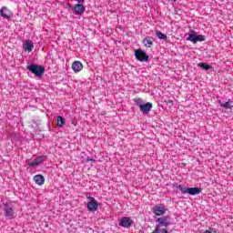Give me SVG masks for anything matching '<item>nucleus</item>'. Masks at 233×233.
Instances as JSON below:
<instances>
[{"mask_svg": "<svg viewBox=\"0 0 233 233\" xmlns=\"http://www.w3.org/2000/svg\"><path fill=\"white\" fill-rule=\"evenodd\" d=\"M142 43L146 48H152V46L154 45V38L152 36H147L143 39Z\"/></svg>", "mask_w": 233, "mask_h": 233, "instance_id": "13", "label": "nucleus"}, {"mask_svg": "<svg viewBox=\"0 0 233 233\" xmlns=\"http://www.w3.org/2000/svg\"><path fill=\"white\" fill-rule=\"evenodd\" d=\"M198 66H199V68H202L203 70H210L212 68V66L210 65L204 63V62L199 63Z\"/></svg>", "mask_w": 233, "mask_h": 233, "instance_id": "20", "label": "nucleus"}, {"mask_svg": "<svg viewBox=\"0 0 233 233\" xmlns=\"http://www.w3.org/2000/svg\"><path fill=\"white\" fill-rule=\"evenodd\" d=\"M187 194L190 196H198V194H201V188L199 187H188Z\"/></svg>", "mask_w": 233, "mask_h": 233, "instance_id": "17", "label": "nucleus"}, {"mask_svg": "<svg viewBox=\"0 0 233 233\" xmlns=\"http://www.w3.org/2000/svg\"><path fill=\"white\" fill-rule=\"evenodd\" d=\"M174 2L177 1V0H173Z\"/></svg>", "mask_w": 233, "mask_h": 233, "instance_id": "27", "label": "nucleus"}, {"mask_svg": "<svg viewBox=\"0 0 233 233\" xmlns=\"http://www.w3.org/2000/svg\"><path fill=\"white\" fill-rule=\"evenodd\" d=\"M88 161H93L94 163H96V160L94 158L87 157L86 158V163H88Z\"/></svg>", "mask_w": 233, "mask_h": 233, "instance_id": "23", "label": "nucleus"}, {"mask_svg": "<svg viewBox=\"0 0 233 233\" xmlns=\"http://www.w3.org/2000/svg\"><path fill=\"white\" fill-rule=\"evenodd\" d=\"M72 68L74 72H81L83 70V64L80 61H75L72 64Z\"/></svg>", "mask_w": 233, "mask_h": 233, "instance_id": "15", "label": "nucleus"}, {"mask_svg": "<svg viewBox=\"0 0 233 233\" xmlns=\"http://www.w3.org/2000/svg\"><path fill=\"white\" fill-rule=\"evenodd\" d=\"M56 125L60 128H63V127H65V117L58 116L56 119Z\"/></svg>", "mask_w": 233, "mask_h": 233, "instance_id": "18", "label": "nucleus"}, {"mask_svg": "<svg viewBox=\"0 0 233 233\" xmlns=\"http://www.w3.org/2000/svg\"><path fill=\"white\" fill-rule=\"evenodd\" d=\"M69 8L74 10L76 15H81V14H85V6L82 4H76L73 7L70 4H68Z\"/></svg>", "mask_w": 233, "mask_h": 233, "instance_id": "7", "label": "nucleus"}, {"mask_svg": "<svg viewBox=\"0 0 233 233\" xmlns=\"http://www.w3.org/2000/svg\"><path fill=\"white\" fill-rule=\"evenodd\" d=\"M187 41H190L191 43H196L205 41V35H196V34H188Z\"/></svg>", "mask_w": 233, "mask_h": 233, "instance_id": "5", "label": "nucleus"}, {"mask_svg": "<svg viewBox=\"0 0 233 233\" xmlns=\"http://www.w3.org/2000/svg\"><path fill=\"white\" fill-rule=\"evenodd\" d=\"M135 57L137 59V61H140L141 63H147L148 62V56L147 55V52H145L142 49H136L135 50Z\"/></svg>", "mask_w": 233, "mask_h": 233, "instance_id": "3", "label": "nucleus"}, {"mask_svg": "<svg viewBox=\"0 0 233 233\" xmlns=\"http://www.w3.org/2000/svg\"><path fill=\"white\" fill-rule=\"evenodd\" d=\"M166 213H167V207H165V205L158 204L153 207V214H155V216H163Z\"/></svg>", "mask_w": 233, "mask_h": 233, "instance_id": "4", "label": "nucleus"}, {"mask_svg": "<svg viewBox=\"0 0 233 233\" xmlns=\"http://www.w3.org/2000/svg\"><path fill=\"white\" fill-rule=\"evenodd\" d=\"M156 35L158 37V39H162L163 41H167V35L163 34L161 31H157Z\"/></svg>", "mask_w": 233, "mask_h": 233, "instance_id": "19", "label": "nucleus"}, {"mask_svg": "<svg viewBox=\"0 0 233 233\" xmlns=\"http://www.w3.org/2000/svg\"><path fill=\"white\" fill-rule=\"evenodd\" d=\"M134 103L139 108L145 105V102L143 101V98H135Z\"/></svg>", "mask_w": 233, "mask_h": 233, "instance_id": "21", "label": "nucleus"}, {"mask_svg": "<svg viewBox=\"0 0 233 233\" xmlns=\"http://www.w3.org/2000/svg\"><path fill=\"white\" fill-rule=\"evenodd\" d=\"M45 159H46V156H40L35 158L32 162H29L27 165L28 167H39V165H41Z\"/></svg>", "mask_w": 233, "mask_h": 233, "instance_id": "10", "label": "nucleus"}, {"mask_svg": "<svg viewBox=\"0 0 233 233\" xmlns=\"http://www.w3.org/2000/svg\"><path fill=\"white\" fill-rule=\"evenodd\" d=\"M25 52H32L34 50V42L32 40H26L23 45Z\"/></svg>", "mask_w": 233, "mask_h": 233, "instance_id": "14", "label": "nucleus"}, {"mask_svg": "<svg viewBox=\"0 0 233 233\" xmlns=\"http://www.w3.org/2000/svg\"><path fill=\"white\" fill-rule=\"evenodd\" d=\"M204 233H212V232H210L209 230H206Z\"/></svg>", "mask_w": 233, "mask_h": 233, "instance_id": "25", "label": "nucleus"}, {"mask_svg": "<svg viewBox=\"0 0 233 233\" xmlns=\"http://www.w3.org/2000/svg\"><path fill=\"white\" fill-rule=\"evenodd\" d=\"M76 1V3H78L79 5H83V3H85V0H75Z\"/></svg>", "mask_w": 233, "mask_h": 233, "instance_id": "24", "label": "nucleus"}, {"mask_svg": "<svg viewBox=\"0 0 233 233\" xmlns=\"http://www.w3.org/2000/svg\"><path fill=\"white\" fill-rule=\"evenodd\" d=\"M34 181L36 185H45V177H43V175H35L34 177Z\"/></svg>", "mask_w": 233, "mask_h": 233, "instance_id": "16", "label": "nucleus"}, {"mask_svg": "<svg viewBox=\"0 0 233 233\" xmlns=\"http://www.w3.org/2000/svg\"><path fill=\"white\" fill-rule=\"evenodd\" d=\"M132 223H134L132 218H130L129 217H124L121 218L118 225L119 227H123L124 228H130V227H132Z\"/></svg>", "mask_w": 233, "mask_h": 233, "instance_id": "6", "label": "nucleus"}, {"mask_svg": "<svg viewBox=\"0 0 233 233\" xmlns=\"http://www.w3.org/2000/svg\"><path fill=\"white\" fill-rule=\"evenodd\" d=\"M26 69L31 72V74H34L35 77H43V74H45V66L32 64L26 66Z\"/></svg>", "mask_w": 233, "mask_h": 233, "instance_id": "1", "label": "nucleus"}, {"mask_svg": "<svg viewBox=\"0 0 233 233\" xmlns=\"http://www.w3.org/2000/svg\"><path fill=\"white\" fill-rule=\"evenodd\" d=\"M169 103H172V100H169Z\"/></svg>", "mask_w": 233, "mask_h": 233, "instance_id": "26", "label": "nucleus"}, {"mask_svg": "<svg viewBox=\"0 0 233 233\" xmlns=\"http://www.w3.org/2000/svg\"><path fill=\"white\" fill-rule=\"evenodd\" d=\"M218 103L222 108H226V110H232L233 101L231 99H228V101H227L226 103L221 100H218Z\"/></svg>", "mask_w": 233, "mask_h": 233, "instance_id": "12", "label": "nucleus"}, {"mask_svg": "<svg viewBox=\"0 0 233 233\" xmlns=\"http://www.w3.org/2000/svg\"><path fill=\"white\" fill-rule=\"evenodd\" d=\"M1 17H4V19H10L14 14L12 11L8 9L6 6H3L0 10Z\"/></svg>", "mask_w": 233, "mask_h": 233, "instance_id": "9", "label": "nucleus"}, {"mask_svg": "<svg viewBox=\"0 0 233 233\" xmlns=\"http://www.w3.org/2000/svg\"><path fill=\"white\" fill-rule=\"evenodd\" d=\"M150 110H152V103L150 102L144 104L140 107V112H142V114H144L145 116H147V114H150Z\"/></svg>", "mask_w": 233, "mask_h": 233, "instance_id": "11", "label": "nucleus"}, {"mask_svg": "<svg viewBox=\"0 0 233 233\" xmlns=\"http://www.w3.org/2000/svg\"><path fill=\"white\" fill-rule=\"evenodd\" d=\"M177 188H179L182 194H188V187H183L182 185H178Z\"/></svg>", "mask_w": 233, "mask_h": 233, "instance_id": "22", "label": "nucleus"}, {"mask_svg": "<svg viewBox=\"0 0 233 233\" xmlns=\"http://www.w3.org/2000/svg\"><path fill=\"white\" fill-rule=\"evenodd\" d=\"M89 198H91V200L87 203V210H89V212H96V210H97V208L99 207V204H97L96 198L92 197H90Z\"/></svg>", "mask_w": 233, "mask_h": 233, "instance_id": "8", "label": "nucleus"}, {"mask_svg": "<svg viewBox=\"0 0 233 233\" xmlns=\"http://www.w3.org/2000/svg\"><path fill=\"white\" fill-rule=\"evenodd\" d=\"M4 216L6 219H14L15 218V211H14V206L11 202H4Z\"/></svg>", "mask_w": 233, "mask_h": 233, "instance_id": "2", "label": "nucleus"}]
</instances>
